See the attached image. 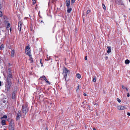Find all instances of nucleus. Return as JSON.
<instances>
[{
	"mask_svg": "<svg viewBox=\"0 0 130 130\" xmlns=\"http://www.w3.org/2000/svg\"><path fill=\"white\" fill-rule=\"evenodd\" d=\"M28 108L27 105H23L22 108V111L23 114H22V116L23 118H24L26 114L28 111Z\"/></svg>",
	"mask_w": 130,
	"mask_h": 130,
	"instance_id": "obj_1",
	"label": "nucleus"
},
{
	"mask_svg": "<svg viewBox=\"0 0 130 130\" xmlns=\"http://www.w3.org/2000/svg\"><path fill=\"white\" fill-rule=\"evenodd\" d=\"M6 81L7 83L5 84V87L7 91H8L9 90L12 84L11 79H7Z\"/></svg>",
	"mask_w": 130,
	"mask_h": 130,
	"instance_id": "obj_2",
	"label": "nucleus"
},
{
	"mask_svg": "<svg viewBox=\"0 0 130 130\" xmlns=\"http://www.w3.org/2000/svg\"><path fill=\"white\" fill-rule=\"evenodd\" d=\"M63 74L64 77L65 79L66 80V78L67 74L69 73V71L66 67H64L63 68Z\"/></svg>",
	"mask_w": 130,
	"mask_h": 130,
	"instance_id": "obj_3",
	"label": "nucleus"
},
{
	"mask_svg": "<svg viewBox=\"0 0 130 130\" xmlns=\"http://www.w3.org/2000/svg\"><path fill=\"white\" fill-rule=\"evenodd\" d=\"M25 52L26 54L29 56V57H31V55L30 48L28 46H26L25 49Z\"/></svg>",
	"mask_w": 130,
	"mask_h": 130,
	"instance_id": "obj_4",
	"label": "nucleus"
},
{
	"mask_svg": "<svg viewBox=\"0 0 130 130\" xmlns=\"http://www.w3.org/2000/svg\"><path fill=\"white\" fill-rule=\"evenodd\" d=\"M9 71L7 72V79H10L12 77V73L11 72V70L10 69H8Z\"/></svg>",
	"mask_w": 130,
	"mask_h": 130,
	"instance_id": "obj_5",
	"label": "nucleus"
},
{
	"mask_svg": "<svg viewBox=\"0 0 130 130\" xmlns=\"http://www.w3.org/2000/svg\"><path fill=\"white\" fill-rule=\"evenodd\" d=\"M23 114V113H21V111L19 110L18 112V113L17 116L16 118V120H18L20 118V117H22V118H23V117L22 116Z\"/></svg>",
	"mask_w": 130,
	"mask_h": 130,
	"instance_id": "obj_6",
	"label": "nucleus"
},
{
	"mask_svg": "<svg viewBox=\"0 0 130 130\" xmlns=\"http://www.w3.org/2000/svg\"><path fill=\"white\" fill-rule=\"evenodd\" d=\"M23 25L22 22L20 21L18 23V29L19 31H21V28Z\"/></svg>",
	"mask_w": 130,
	"mask_h": 130,
	"instance_id": "obj_7",
	"label": "nucleus"
},
{
	"mask_svg": "<svg viewBox=\"0 0 130 130\" xmlns=\"http://www.w3.org/2000/svg\"><path fill=\"white\" fill-rule=\"evenodd\" d=\"M115 2L116 4H118V5H123V4L122 2V0H116Z\"/></svg>",
	"mask_w": 130,
	"mask_h": 130,
	"instance_id": "obj_8",
	"label": "nucleus"
},
{
	"mask_svg": "<svg viewBox=\"0 0 130 130\" xmlns=\"http://www.w3.org/2000/svg\"><path fill=\"white\" fill-rule=\"evenodd\" d=\"M118 109L119 110H123L126 108V107L124 106H118Z\"/></svg>",
	"mask_w": 130,
	"mask_h": 130,
	"instance_id": "obj_9",
	"label": "nucleus"
},
{
	"mask_svg": "<svg viewBox=\"0 0 130 130\" xmlns=\"http://www.w3.org/2000/svg\"><path fill=\"white\" fill-rule=\"evenodd\" d=\"M16 92L15 91L13 92L12 93V98L13 99H14L16 97Z\"/></svg>",
	"mask_w": 130,
	"mask_h": 130,
	"instance_id": "obj_10",
	"label": "nucleus"
},
{
	"mask_svg": "<svg viewBox=\"0 0 130 130\" xmlns=\"http://www.w3.org/2000/svg\"><path fill=\"white\" fill-rule=\"evenodd\" d=\"M66 4L67 7L69 6L70 4V0H67L66 2Z\"/></svg>",
	"mask_w": 130,
	"mask_h": 130,
	"instance_id": "obj_11",
	"label": "nucleus"
},
{
	"mask_svg": "<svg viewBox=\"0 0 130 130\" xmlns=\"http://www.w3.org/2000/svg\"><path fill=\"white\" fill-rule=\"evenodd\" d=\"M108 50L107 51V53L108 54L110 53L111 52V47L110 46H108L107 47Z\"/></svg>",
	"mask_w": 130,
	"mask_h": 130,
	"instance_id": "obj_12",
	"label": "nucleus"
},
{
	"mask_svg": "<svg viewBox=\"0 0 130 130\" xmlns=\"http://www.w3.org/2000/svg\"><path fill=\"white\" fill-rule=\"evenodd\" d=\"M68 10L67 12L68 13H70L72 10V9L71 7H70L69 6L67 7Z\"/></svg>",
	"mask_w": 130,
	"mask_h": 130,
	"instance_id": "obj_13",
	"label": "nucleus"
},
{
	"mask_svg": "<svg viewBox=\"0 0 130 130\" xmlns=\"http://www.w3.org/2000/svg\"><path fill=\"white\" fill-rule=\"evenodd\" d=\"M15 53V50H13L12 51L11 56V57H13L14 56V54Z\"/></svg>",
	"mask_w": 130,
	"mask_h": 130,
	"instance_id": "obj_14",
	"label": "nucleus"
},
{
	"mask_svg": "<svg viewBox=\"0 0 130 130\" xmlns=\"http://www.w3.org/2000/svg\"><path fill=\"white\" fill-rule=\"evenodd\" d=\"M5 122H6V120H3L1 122V124L3 125H5L6 124Z\"/></svg>",
	"mask_w": 130,
	"mask_h": 130,
	"instance_id": "obj_15",
	"label": "nucleus"
},
{
	"mask_svg": "<svg viewBox=\"0 0 130 130\" xmlns=\"http://www.w3.org/2000/svg\"><path fill=\"white\" fill-rule=\"evenodd\" d=\"M130 62L129 60L128 59H126L125 61V63L126 64H128Z\"/></svg>",
	"mask_w": 130,
	"mask_h": 130,
	"instance_id": "obj_16",
	"label": "nucleus"
},
{
	"mask_svg": "<svg viewBox=\"0 0 130 130\" xmlns=\"http://www.w3.org/2000/svg\"><path fill=\"white\" fill-rule=\"evenodd\" d=\"M4 48V45L3 44H2L0 46V50H3Z\"/></svg>",
	"mask_w": 130,
	"mask_h": 130,
	"instance_id": "obj_17",
	"label": "nucleus"
},
{
	"mask_svg": "<svg viewBox=\"0 0 130 130\" xmlns=\"http://www.w3.org/2000/svg\"><path fill=\"white\" fill-rule=\"evenodd\" d=\"M9 130H14L13 127L11 125L9 127Z\"/></svg>",
	"mask_w": 130,
	"mask_h": 130,
	"instance_id": "obj_18",
	"label": "nucleus"
},
{
	"mask_svg": "<svg viewBox=\"0 0 130 130\" xmlns=\"http://www.w3.org/2000/svg\"><path fill=\"white\" fill-rule=\"evenodd\" d=\"M76 77L78 78H80L81 77V75L79 73H77L76 74Z\"/></svg>",
	"mask_w": 130,
	"mask_h": 130,
	"instance_id": "obj_19",
	"label": "nucleus"
},
{
	"mask_svg": "<svg viewBox=\"0 0 130 130\" xmlns=\"http://www.w3.org/2000/svg\"><path fill=\"white\" fill-rule=\"evenodd\" d=\"M40 62L41 64V67H43V63L42 62V59H40Z\"/></svg>",
	"mask_w": 130,
	"mask_h": 130,
	"instance_id": "obj_20",
	"label": "nucleus"
},
{
	"mask_svg": "<svg viewBox=\"0 0 130 130\" xmlns=\"http://www.w3.org/2000/svg\"><path fill=\"white\" fill-rule=\"evenodd\" d=\"M102 6L103 9L105 10H106V7L105 5L104 4H102Z\"/></svg>",
	"mask_w": 130,
	"mask_h": 130,
	"instance_id": "obj_21",
	"label": "nucleus"
},
{
	"mask_svg": "<svg viewBox=\"0 0 130 130\" xmlns=\"http://www.w3.org/2000/svg\"><path fill=\"white\" fill-rule=\"evenodd\" d=\"M96 77L95 76L94 77V78H93V82H95L96 81Z\"/></svg>",
	"mask_w": 130,
	"mask_h": 130,
	"instance_id": "obj_22",
	"label": "nucleus"
},
{
	"mask_svg": "<svg viewBox=\"0 0 130 130\" xmlns=\"http://www.w3.org/2000/svg\"><path fill=\"white\" fill-rule=\"evenodd\" d=\"M79 85H78L77 87V89L76 90V92H77L78 91V90L79 89Z\"/></svg>",
	"mask_w": 130,
	"mask_h": 130,
	"instance_id": "obj_23",
	"label": "nucleus"
},
{
	"mask_svg": "<svg viewBox=\"0 0 130 130\" xmlns=\"http://www.w3.org/2000/svg\"><path fill=\"white\" fill-rule=\"evenodd\" d=\"M75 1V0H71V2L72 5L73 4Z\"/></svg>",
	"mask_w": 130,
	"mask_h": 130,
	"instance_id": "obj_24",
	"label": "nucleus"
},
{
	"mask_svg": "<svg viewBox=\"0 0 130 130\" xmlns=\"http://www.w3.org/2000/svg\"><path fill=\"white\" fill-rule=\"evenodd\" d=\"M117 100L118 102L119 103H120L121 102V100L118 98H117Z\"/></svg>",
	"mask_w": 130,
	"mask_h": 130,
	"instance_id": "obj_25",
	"label": "nucleus"
},
{
	"mask_svg": "<svg viewBox=\"0 0 130 130\" xmlns=\"http://www.w3.org/2000/svg\"><path fill=\"white\" fill-rule=\"evenodd\" d=\"M45 80V82L47 83L48 84H50V82H49V81H48V80L46 79Z\"/></svg>",
	"mask_w": 130,
	"mask_h": 130,
	"instance_id": "obj_26",
	"label": "nucleus"
},
{
	"mask_svg": "<svg viewBox=\"0 0 130 130\" xmlns=\"http://www.w3.org/2000/svg\"><path fill=\"white\" fill-rule=\"evenodd\" d=\"M7 116L6 115H4L3 116V117L2 118L6 119L7 118Z\"/></svg>",
	"mask_w": 130,
	"mask_h": 130,
	"instance_id": "obj_27",
	"label": "nucleus"
},
{
	"mask_svg": "<svg viewBox=\"0 0 130 130\" xmlns=\"http://www.w3.org/2000/svg\"><path fill=\"white\" fill-rule=\"evenodd\" d=\"M31 57H30V60L31 61V62H33V60H32V58L31 57Z\"/></svg>",
	"mask_w": 130,
	"mask_h": 130,
	"instance_id": "obj_28",
	"label": "nucleus"
},
{
	"mask_svg": "<svg viewBox=\"0 0 130 130\" xmlns=\"http://www.w3.org/2000/svg\"><path fill=\"white\" fill-rule=\"evenodd\" d=\"M32 1L33 4V5H34L36 3L35 0H32Z\"/></svg>",
	"mask_w": 130,
	"mask_h": 130,
	"instance_id": "obj_29",
	"label": "nucleus"
},
{
	"mask_svg": "<svg viewBox=\"0 0 130 130\" xmlns=\"http://www.w3.org/2000/svg\"><path fill=\"white\" fill-rule=\"evenodd\" d=\"M90 12V10H88L86 12V14H88Z\"/></svg>",
	"mask_w": 130,
	"mask_h": 130,
	"instance_id": "obj_30",
	"label": "nucleus"
},
{
	"mask_svg": "<svg viewBox=\"0 0 130 130\" xmlns=\"http://www.w3.org/2000/svg\"><path fill=\"white\" fill-rule=\"evenodd\" d=\"M42 78H43L44 79V80H45L46 79V77H45V76H44V75H43L42 76Z\"/></svg>",
	"mask_w": 130,
	"mask_h": 130,
	"instance_id": "obj_31",
	"label": "nucleus"
},
{
	"mask_svg": "<svg viewBox=\"0 0 130 130\" xmlns=\"http://www.w3.org/2000/svg\"><path fill=\"white\" fill-rule=\"evenodd\" d=\"M10 24H9V23H8L7 24V28H8H8L9 27H10Z\"/></svg>",
	"mask_w": 130,
	"mask_h": 130,
	"instance_id": "obj_32",
	"label": "nucleus"
},
{
	"mask_svg": "<svg viewBox=\"0 0 130 130\" xmlns=\"http://www.w3.org/2000/svg\"><path fill=\"white\" fill-rule=\"evenodd\" d=\"M2 12H0V17H2Z\"/></svg>",
	"mask_w": 130,
	"mask_h": 130,
	"instance_id": "obj_33",
	"label": "nucleus"
},
{
	"mask_svg": "<svg viewBox=\"0 0 130 130\" xmlns=\"http://www.w3.org/2000/svg\"><path fill=\"white\" fill-rule=\"evenodd\" d=\"M127 96L128 97H129V96H130L129 94V93H127Z\"/></svg>",
	"mask_w": 130,
	"mask_h": 130,
	"instance_id": "obj_34",
	"label": "nucleus"
},
{
	"mask_svg": "<svg viewBox=\"0 0 130 130\" xmlns=\"http://www.w3.org/2000/svg\"><path fill=\"white\" fill-rule=\"evenodd\" d=\"M87 56H86L85 58V59L86 60L87 59Z\"/></svg>",
	"mask_w": 130,
	"mask_h": 130,
	"instance_id": "obj_35",
	"label": "nucleus"
},
{
	"mask_svg": "<svg viewBox=\"0 0 130 130\" xmlns=\"http://www.w3.org/2000/svg\"><path fill=\"white\" fill-rule=\"evenodd\" d=\"M77 31V28H75V31L76 33V32Z\"/></svg>",
	"mask_w": 130,
	"mask_h": 130,
	"instance_id": "obj_36",
	"label": "nucleus"
},
{
	"mask_svg": "<svg viewBox=\"0 0 130 130\" xmlns=\"http://www.w3.org/2000/svg\"><path fill=\"white\" fill-rule=\"evenodd\" d=\"M122 88L123 89H124L125 88V87H124V86L123 85H122Z\"/></svg>",
	"mask_w": 130,
	"mask_h": 130,
	"instance_id": "obj_37",
	"label": "nucleus"
},
{
	"mask_svg": "<svg viewBox=\"0 0 130 130\" xmlns=\"http://www.w3.org/2000/svg\"><path fill=\"white\" fill-rule=\"evenodd\" d=\"M127 115L128 116H130V113L128 112L127 113Z\"/></svg>",
	"mask_w": 130,
	"mask_h": 130,
	"instance_id": "obj_38",
	"label": "nucleus"
},
{
	"mask_svg": "<svg viewBox=\"0 0 130 130\" xmlns=\"http://www.w3.org/2000/svg\"><path fill=\"white\" fill-rule=\"evenodd\" d=\"M2 8V5L0 4V10Z\"/></svg>",
	"mask_w": 130,
	"mask_h": 130,
	"instance_id": "obj_39",
	"label": "nucleus"
},
{
	"mask_svg": "<svg viewBox=\"0 0 130 130\" xmlns=\"http://www.w3.org/2000/svg\"><path fill=\"white\" fill-rule=\"evenodd\" d=\"M84 95L85 96H86L87 95L86 93H84Z\"/></svg>",
	"mask_w": 130,
	"mask_h": 130,
	"instance_id": "obj_40",
	"label": "nucleus"
},
{
	"mask_svg": "<svg viewBox=\"0 0 130 130\" xmlns=\"http://www.w3.org/2000/svg\"><path fill=\"white\" fill-rule=\"evenodd\" d=\"M80 96V94H78V96H77V97H78V98H79Z\"/></svg>",
	"mask_w": 130,
	"mask_h": 130,
	"instance_id": "obj_41",
	"label": "nucleus"
},
{
	"mask_svg": "<svg viewBox=\"0 0 130 130\" xmlns=\"http://www.w3.org/2000/svg\"><path fill=\"white\" fill-rule=\"evenodd\" d=\"M93 129L94 130H96L95 128H94V127L93 128Z\"/></svg>",
	"mask_w": 130,
	"mask_h": 130,
	"instance_id": "obj_42",
	"label": "nucleus"
},
{
	"mask_svg": "<svg viewBox=\"0 0 130 130\" xmlns=\"http://www.w3.org/2000/svg\"><path fill=\"white\" fill-rule=\"evenodd\" d=\"M40 23H43L44 24V22H43V21H41Z\"/></svg>",
	"mask_w": 130,
	"mask_h": 130,
	"instance_id": "obj_43",
	"label": "nucleus"
},
{
	"mask_svg": "<svg viewBox=\"0 0 130 130\" xmlns=\"http://www.w3.org/2000/svg\"><path fill=\"white\" fill-rule=\"evenodd\" d=\"M125 89L127 91H128V89H127V88H125Z\"/></svg>",
	"mask_w": 130,
	"mask_h": 130,
	"instance_id": "obj_44",
	"label": "nucleus"
},
{
	"mask_svg": "<svg viewBox=\"0 0 130 130\" xmlns=\"http://www.w3.org/2000/svg\"><path fill=\"white\" fill-rule=\"evenodd\" d=\"M1 86V81H0V86Z\"/></svg>",
	"mask_w": 130,
	"mask_h": 130,
	"instance_id": "obj_45",
	"label": "nucleus"
},
{
	"mask_svg": "<svg viewBox=\"0 0 130 130\" xmlns=\"http://www.w3.org/2000/svg\"><path fill=\"white\" fill-rule=\"evenodd\" d=\"M11 28H10V31H11Z\"/></svg>",
	"mask_w": 130,
	"mask_h": 130,
	"instance_id": "obj_46",
	"label": "nucleus"
},
{
	"mask_svg": "<svg viewBox=\"0 0 130 130\" xmlns=\"http://www.w3.org/2000/svg\"><path fill=\"white\" fill-rule=\"evenodd\" d=\"M46 130H48V129H47V128H46Z\"/></svg>",
	"mask_w": 130,
	"mask_h": 130,
	"instance_id": "obj_47",
	"label": "nucleus"
},
{
	"mask_svg": "<svg viewBox=\"0 0 130 130\" xmlns=\"http://www.w3.org/2000/svg\"><path fill=\"white\" fill-rule=\"evenodd\" d=\"M107 58V57L106 58H106Z\"/></svg>",
	"mask_w": 130,
	"mask_h": 130,
	"instance_id": "obj_48",
	"label": "nucleus"
}]
</instances>
